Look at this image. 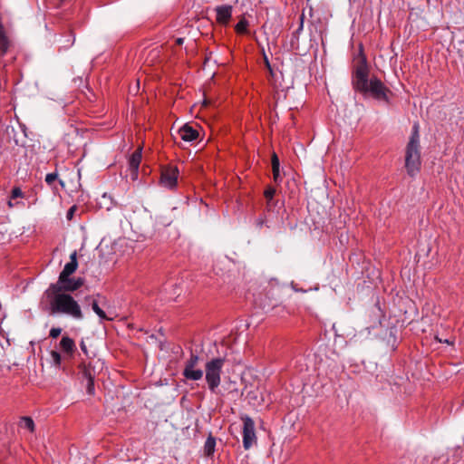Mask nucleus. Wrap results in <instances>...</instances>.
I'll list each match as a JSON object with an SVG mask.
<instances>
[{
	"label": "nucleus",
	"mask_w": 464,
	"mask_h": 464,
	"mask_svg": "<svg viewBox=\"0 0 464 464\" xmlns=\"http://www.w3.org/2000/svg\"><path fill=\"white\" fill-rule=\"evenodd\" d=\"M78 289L67 288V285L50 284L43 293L40 308L49 315L64 314L75 320H82L83 314L79 303L71 293Z\"/></svg>",
	"instance_id": "f257e3e1"
},
{
	"label": "nucleus",
	"mask_w": 464,
	"mask_h": 464,
	"mask_svg": "<svg viewBox=\"0 0 464 464\" xmlns=\"http://www.w3.org/2000/svg\"><path fill=\"white\" fill-rule=\"evenodd\" d=\"M370 68L362 46L354 58V65L352 72V86L353 90L365 97L390 103L389 94L391 90L377 76L369 78Z\"/></svg>",
	"instance_id": "f03ea898"
},
{
	"label": "nucleus",
	"mask_w": 464,
	"mask_h": 464,
	"mask_svg": "<svg viewBox=\"0 0 464 464\" xmlns=\"http://www.w3.org/2000/svg\"><path fill=\"white\" fill-rule=\"evenodd\" d=\"M421 167L419 124L412 127L411 134L405 148V169L408 175L414 178Z\"/></svg>",
	"instance_id": "7ed1b4c3"
},
{
	"label": "nucleus",
	"mask_w": 464,
	"mask_h": 464,
	"mask_svg": "<svg viewBox=\"0 0 464 464\" xmlns=\"http://www.w3.org/2000/svg\"><path fill=\"white\" fill-rule=\"evenodd\" d=\"M78 267L77 252L73 251L70 255V262L65 264L63 269L58 276L57 282L54 284L67 285V288L80 289L84 285L83 277H71Z\"/></svg>",
	"instance_id": "20e7f679"
},
{
	"label": "nucleus",
	"mask_w": 464,
	"mask_h": 464,
	"mask_svg": "<svg viewBox=\"0 0 464 464\" xmlns=\"http://www.w3.org/2000/svg\"><path fill=\"white\" fill-rule=\"evenodd\" d=\"M224 364L225 359L221 357L212 358L205 364V379L211 392H216L220 385Z\"/></svg>",
	"instance_id": "39448f33"
},
{
	"label": "nucleus",
	"mask_w": 464,
	"mask_h": 464,
	"mask_svg": "<svg viewBox=\"0 0 464 464\" xmlns=\"http://www.w3.org/2000/svg\"><path fill=\"white\" fill-rule=\"evenodd\" d=\"M199 362L198 354L191 353L189 358L186 361L182 375L185 379L190 381H198L203 377V371L197 368Z\"/></svg>",
	"instance_id": "423d86ee"
},
{
	"label": "nucleus",
	"mask_w": 464,
	"mask_h": 464,
	"mask_svg": "<svg viewBox=\"0 0 464 464\" xmlns=\"http://www.w3.org/2000/svg\"><path fill=\"white\" fill-rule=\"evenodd\" d=\"M243 420V447L249 450L256 440L255 432V422L249 416H245Z\"/></svg>",
	"instance_id": "0eeeda50"
},
{
	"label": "nucleus",
	"mask_w": 464,
	"mask_h": 464,
	"mask_svg": "<svg viewBox=\"0 0 464 464\" xmlns=\"http://www.w3.org/2000/svg\"><path fill=\"white\" fill-rule=\"evenodd\" d=\"M179 169L177 167L169 166L162 169L160 183L168 188H174L177 186Z\"/></svg>",
	"instance_id": "6e6552de"
},
{
	"label": "nucleus",
	"mask_w": 464,
	"mask_h": 464,
	"mask_svg": "<svg viewBox=\"0 0 464 464\" xmlns=\"http://www.w3.org/2000/svg\"><path fill=\"white\" fill-rule=\"evenodd\" d=\"M141 150L138 148L129 159V169L130 170L131 179L134 180L138 178L139 168L141 161Z\"/></svg>",
	"instance_id": "1a4fd4ad"
},
{
	"label": "nucleus",
	"mask_w": 464,
	"mask_h": 464,
	"mask_svg": "<svg viewBox=\"0 0 464 464\" xmlns=\"http://www.w3.org/2000/svg\"><path fill=\"white\" fill-rule=\"evenodd\" d=\"M216 20L219 24L227 25L232 16V6L228 5L216 7Z\"/></svg>",
	"instance_id": "9d476101"
},
{
	"label": "nucleus",
	"mask_w": 464,
	"mask_h": 464,
	"mask_svg": "<svg viewBox=\"0 0 464 464\" xmlns=\"http://www.w3.org/2000/svg\"><path fill=\"white\" fill-rule=\"evenodd\" d=\"M179 134L181 140H183L184 141H187V142L194 141L199 136L198 130L197 129H194L193 127H191L188 124L183 125L179 130Z\"/></svg>",
	"instance_id": "9b49d317"
},
{
	"label": "nucleus",
	"mask_w": 464,
	"mask_h": 464,
	"mask_svg": "<svg viewBox=\"0 0 464 464\" xmlns=\"http://www.w3.org/2000/svg\"><path fill=\"white\" fill-rule=\"evenodd\" d=\"M59 347L63 353L68 356H72L76 351V345L71 337L63 335L59 343Z\"/></svg>",
	"instance_id": "f8f14e48"
},
{
	"label": "nucleus",
	"mask_w": 464,
	"mask_h": 464,
	"mask_svg": "<svg viewBox=\"0 0 464 464\" xmlns=\"http://www.w3.org/2000/svg\"><path fill=\"white\" fill-rule=\"evenodd\" d=\"M271 165L273 171V179L276 183H280L282 181V177L280 175V162L279 158L276 153H273L271 157Z\"/></svg>",
	"instance_id": "ddd939ff"
},
{
	"label": "nucleus",
	"mask_w": 464,
	"mask_h": 464,
	"mask_svg": "<svg viewBox=\"0 0 464 464\" xmlns=\"http://www.w3.org/2000/svg\"><path fill=\"white\" fill-rule=\"evenodd\" d=\"M215 448H216V439L210 433L208 436V438L205 441V444H204V448H203L204 455L206 457H211L215 452Z\"/></svg>",
	"instance_id": "4468645a"
},
{
	"label": "nucleus",
	"mask_w": 464,
	"mask_h": 464,
	"mask_svg": "<svg viewBox=\"0 0 464 464\" xmlns=\"http://www.w3.org/2000/svg\"><path fill=\"white\" fill-rule=\"evenodd\" d=\"M249 25L248 21L243 16L235 25V31L238 34H246L248 33L247 27Z\"/></svg>",
	"instance_id": "2eb2a0df"
},
{
	"label": "nucleus",
	"mask_w": 464,
	"mask_h": 464,
	"mask_svg": "<svg viewBox=\"0 0 464 464\" xmlns=\"http://www.w3.org/2000/svg\"><path fill=\"white\" fill-rule=\"evenodd\" d=\"M93 312L102 319L111 321L112 318H110L106 315L105 312L99 306L98 302L95 299H92L90 303Z\"/></svg>",
	"instance_id": "dca6fc26"
},
{
	"label": "nucleus",
	"mask_w": 464,
	"mask_h": 464,
	"mask_svg": "<svg viewBox=\"0 0 464 464\" xmlns=\"http://www.w3.org/2000/svg\"><path fill=\"white\" fill-rule=\"evenodd\" d=\"M19 427L26 429L31 432L34 431V422L31 417L24 416L20 419Z\"/></svg>",
	"instance_id": "f3484780"
},
{
	"label": "nucleus",
	"mask_w": 464,
	"mask_h": 464,
	"mask_svg": "<svg viewBox=\"0 0 464 464\" xmlns=\"http://www.w3.org/2000/svg\"><path fill=\"white\" fill-rule=\"evenodd\" d=\"M80 371L84 379L88 381L94 380V374L92 372V370L91 369V365H86L84 363H82L80 365Z\"/></svg>",
	"instance_id": "a211bd4d"
},
{
	"label": "nucleus",
	"mask_w": 464,
	"mask_h": 464,
	"mask_svg": "<svg viewBox=\"0 0 464 464\" xmlns=\"http://www.w3.org/2000/svg\"><path fill=\"white\" fill-rule=\"evenodd\" d=\"M303 27H304V15H301L300 24H299L298 28L292 34V40H291L292 45L294 44V41L298 42L299 34L303 31Z\"/></svg>",
	"instance_id": "6ab92c4d"
},
{
	"label": "nucleus",
	"mask_w": 464,
	"mask_h": 464,
	"mask_svg": "<svg viewBox=\"0 0 464 464\" xmlns=\"http://www.w3.org/2000/svg\"><path fill=\"white\" fill-rule=\"evenodd\" d=\"M51 358L53 360V363L54 366L59 367L62 362L61 354L57 351H51L50 353Z\"/></svg>",
	"instance_id": "aec40b11"
},
{
	"label": "nucleus",
	"mask_w": 464,
	"mask_h": 464,
	"mask_svg": "<svg viewBox=\"0 0 464 464\" xmlns=\"http://www.w3.org/2000/svg\"><path fill=\"white\" fill-rule=\"evenodd\" d=\"M276 194V188L273 187H267L264 192V196L267 200V204H270V201L273 199Z\"/></svg>",
	"instance_id": "412c9836"
},
{
	"label": "nucleus",
	"mask_w": 464,
	"mask_h": 464,
	"mask_svg": "<svg viewBox=\"0 0 464 464\" xmlns=\"http://www.w3.org/2000/svg\"><path fill=\"white\" fill-rule=\"evenodd\" d=\"M74 41H75V36L72 32H70L67 39L64 40L63 47V48L71 47L74 44Z\"/></svg>",
	"instance_id": "4be33fe9"
},
{
	"label": "nucleus",
	"mask_w": 464,
	"mask_h": 464,
	"mask_svg": "<svg viewBox=\"0 0 464 464\" xmlns=\"http://www.w3.org/2000/svg\"><path fill=\"white\" fill-rule=\"evenodd\" d=\"M58 178V174L57 172H53V173H48L46 176H45V182L49 185V186H53L54 181L57 179Z\"/></svg>",
	"instance_id": "5701e85b"
},
{
	"label": "nucleus",
	"mask_w": 464,
	"mask_h": 464,
	"mask_svg": "<svg viewBox=\"0 0 464 464\" xmlns=\"http://www.w3.org/2000/svg\"><path fill=\"white\" fill-rule=\"evenodd\" d=\"M23 197H24V193L20 188L15 187L12 189L11 199H14L17 198H23Z\"/></svg>",
	"instance_id": "b1692460"
},
{
	"label": "nucleus",
	"mask_w": 464,
	"mask_h": 464,
	"mask_svg": "<svg viewBox=\"0 0 464 464\" xmlns=\"http://www.w3.org/2000/svg\"><path fill=\"white\" fill-rule=\"evenodd\" d=\"M62 333V328L53 327L49 332V336L53 339L57 338Z\"/></svg>",
	"instance_id": "393cba45"
},
{
	"label": "nucleus",
	"mask_w": 464,
	"mask_h": 464,
	"mask_svg": "<svg viewBox=\"0 0 464 464\" xmlns=\"http://www.w3.org/2000/svg\"><path fill=\"white\" fill-rule=\"evenodd\" d=\"M86 390H87V393L88 394H90V395H93L94 394V392H95V389H94V380H90V381L87 382Z\"/></svg>",
	"instance_id": "a878e982"
},
{
	"label": "nucleus",
	"mask_w": 464,
	"mask_h": 464,
	"mask_svg": "<svg viewBox=\"0 0 464 464\" xmlns=\"http://www.w3.org/2000/svg\"><path fill=\"white\" fill-rule=\"evenodd\" d=\"M171 222H172L171 218L161 217V216L158 218V223L164 227L169 226L171 224Z\"/></svg>",
	"instance_id": "bb28decb"
},
{
	"label": "nucleus",
	"mask_w": 464,
	"mask_h": 464,
	"mask_svg": "<svg viewBox=\"0 0 464 464\" xmlns=\"http://www.w3.org/2000/svg\"><path fill=\"white\" fill-rule=\"evenodd\" d=\"M76 210H77V207H76L75 205L72 206V207L68 209V211H67V213H66V218H67L68 220H71V219L73 218V215H74V213H75V211H76Z\"/></svg>",
	"instance_id": "cd10ccee"
},
{
	"label": "nucleus",
	"mask_w": 464,
	"mask_h": 464,
	"mask_svg": "<svg viewBox=\"0 0 464 464\" xmlns=\"http://www.w3.org/2000/svg\"><path fill=\"white\" fill-rule=\"evenodd\" d=\"M80 348L82 350V352L86 355L88 356V349H87V346L85 344V343L82 340L81 343H80Z\"/></svg>",
	"instance_id": "c85d7f7f"
},
{
	"label": "nucleus",
	"mask_w": 464,
	"mask_h": 464,
	"mask_svg": "<svg viewBox=\"0 0 464 464\" xmlns=\"http://www.w3.org/2000/svg\"><path fill=\"white\" fill-rule=\"evenodd\" d=\"M183 42H184V39H183V38H178V39H176V44H177L178 45H181V44H183Z\"/></svg>",
	"instance_id": "c756f323"
},
{
	"label": "nucleus",
	"mask_w": 464,
	"mask_h": 464,
	"mask_svg": "<svg viewBox=\"0 0 464 464\" xmlns=\"http://www.w3.org/2000/svg\"><path fill=\"white\" fill-rule=\"evenodd\" d=\"M8 205H9V207H13V203L11 200L8 201Z\"/></svg>",
	"instance_id": "7c9ffc66"
},
{
	"label": "nucleus",
	"mask_w": 464,
	"mask_h": 464,
	"mask_svg": "<svg viewBox=\"0 0 464 464\" xmlns=\"http://www.w3.org/2000/svg\"><path fill=\"white\" fill-rule=\"evenodd\" d=\"M61 2H63L64 0H60Z\"/></svg>",
	"instance_id": "2f4dec72"
}]
</instances>
